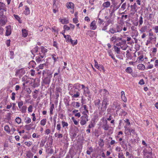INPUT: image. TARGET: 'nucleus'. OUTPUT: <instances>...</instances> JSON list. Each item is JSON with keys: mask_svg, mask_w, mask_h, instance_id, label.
<instances>
[{"mask_svg": "<svg viewBox=\"0 0 158 158\" xmlns=\"http://www.w3.org/2000/svg\"><path fill=\"white\" fill-rule=\"evenodd\" d=\"M147 30V27L145 26L142 27L140 30V31L141 32H145Z\"/></svg>", "mask_w": 158, "mask_h": 158, "instance_id": "55", "label": "nucleus"}, {"mask_svg": "<svg viewBox=\"0 0 158 158\" xmlns=\"http://www.w3.org/2000/svg\"><path fill=\"white\" fill-rule=\"evenodd\" d=\"M124 122L127 123L126 124L125 126H127L130 124V123L129 122V120L128 119H126L124 120Z\"/></svg>", "mask_w": 158, "mask_h": 158, "instance_id": "57", "label": "nucleus"}, {"mask_svg": "<svg viewBox=\"0 0 158 158\" xmlns=\"http://www.w3.org/2000/svg\"><path fill=\"white\" fill-rule=\"evenodd\" d=\"M73 106L75 107L78 108L80 106V103L77 102H73L72 103Z\"/></svg>", "mask_w": 158, "mask_h": 158, "instance_id": "29", "label": "nucleus"}, {"mask_svg": "<svg viewBox=\"0 0 158 158\" xmlns=\"http://www.w3.org/2000/svg\"><path fill=\"white\" fill-rule=\"evenodd\" d=\"M24 7L25 10L23 11L24 14L26 15H29L30 13L29 8L26 6H25Z\"/></svg>", "mask_w": 158, "mask_h": 158, "instance_id": "16", "label": "nucleus"}, {"mask_svg": "<svg viewBox=\"0 0 158 158\" xmlns=\"http://www.w3.org/2000/svg\"><path fill=\"white\" fill-rule=\"evenodd\" d=\"M59 20L61 23L67 24L69 23V20L66 18H64L63 19L60 18Z\"/></svg>", "mask_w": 158, "mask_h": 158, "instance_id": "20", "label": "nucleus"}, {"mask_svg": "<svg viewBox=\"0 0 158 158\" xmlns=\"http://www.w3.org/2000/svg\"><path fill=\"white\" fill-rule=\"evenodd\" d=\"M23 102L22 101H20L18 102V107L19 109H20L23 106Z\"/></svg>", "mask_w": 158, "mask_h": 158, "instance_id": "53", "label": "nucleus"}, {"mask_svg": "<svg viewBox=\"0 0 158 158\" xmlns=\"http://www.w3.org/2000/svg\"><path fill=\"white\" fill-rule=\"evenodd\" d=\"M127 126H124L125 131L126 134H128L130 131V129L129 127H127Z\"/></svg>", "mask_w": 158, "mask_h": 158, "instance_id": "49", "label": "nucleus"}, {"mask_svg": "<svg viewBox=\"0 0 158 158\" xmlns=\"http://www.w3.org/2000/svg\"><path fill=\"white\" fill-rule=\"evenodd\" d=\"M96 28L97 26L96 25L95 22L94 21L90 24V29L91 30H94Z\"/></svg>", "mask_w": 158, "mask_h": 158, "instance_id": "21", "label": "nucleus"}, {"mask_svg": "<svg viewBox=\"0 0 158 158\" xmlns=\"http://www.w3.org/2000/svg\"><path fill=\"white\" fill-rule=\"evenodd\" d=\"M26 70V69L22 68L18 70V71L17 72V73L18 74H19L20 75H23L25 74Z\"/></svg>", "mask_w": 158, "mask_h": 158, "instance_id": "18", "label": "nucleus"}, {"mask_svg": "<svg viewBox=\"0 0 158 158\" xmlns=\"http://www.w3.org/2000/svg\"><path fill=\"white\" fill-rule=\"evenodd\" d=\"M54 109V105L52 104L50 107V115H52L53 114V110Z\"/></svg>", "mask_w": 158, "mask_h": 158, "instance_id": "30", "label": "nucleus"}, {"mask_svg": "<svg viewBox=\"0 0 158 158\" xmlns=\"http://www.w3.org/2000/svg\"><path fill=\"white\" fill-rule=\"evenodd\" d=\"M61 128V126L60 124L59 123L57 124L56 125V129L59 132L60 131Z\"/></svg>", "mask_w": 158, "mask_h": 158, "instance_id": "50", "label": "nucleus"}, {"mask_svg": "<svg viewBox=\"0 0 158 158\" xmlns=\"http://www.w3.org/2000/svg\"><path fill=\"white\" fill-rule=\"evenodd\" d=\"M15 121L18 124H20L21 122V119L19 117H17L15 119Z\"/></svg>", "mask_w": 158, "mask_h": 158, "instance_id": "47", "label": "nucleus"}, {"mask_svg": "<svg viewBox=\"0 0 158 158\" xmlns=\"http://www.w3.org/2000/svg\"><path fill=\"white\" fill-rule=\"evenodd\" d=\"M102 127L105 131L109 130V128L110 127L107 124V122L106 121L105 123L102 124Z\"/></svg>", "mask_w": 158, "mask_h": 158, "instance_id": "14", "label": "nucleus"}, {"mask_svg": "<svg viewBox=\"0 0 158 158\" xmlns=\"http://www.w3.org/2000/svg\"><path fill=\"white\" fill-rule=\"evenodd\" d=\"M101 94L102 95H103V96L104 98L107 97L109 94L108 91L105 89H101L100 91Z\"/></svg>", "mask_w": 158, "mask_h": 158, "instance_id": "12", "label": "nucleus"}, {"mask_svg": "<svg viewBox=\"0 0 158 158\" xmlns=\"http://www.w3.org/2000/svg\"><path fill=\"white\" fill-rule=\"evenodd\" d=\"M76 85V86L77 87H78L79 88H81V89H83L84 88L85 86L83 84H77L75 85Z\"/></svg>", "mask_w": 158, "mask_h": 158, "instance_id": "45", "label": "nucleus"}, {"mask_svg": "<svg viewBox=\"0 0 158 158\" xmlns=\"http://www.w3.org/2000/svg\"><path fill=\"white\" fill-rule=\"evenodd\" d=\"M7 21L6 19L4 18H0V26L5 25Z\"/></svg>", "mask_w": 158, "mask_h": 158, "instance_id": "15", "label": "nucleus"}, {"mask_svg": "<svg viewBox=\"0 0 158 158\" xmlns=\"http://www.w3.org/2000/svg\"><path fill=\"white\" fill-rule=\"evenodd\" d=\"M82 89L83 90V94L86 97L91 98L92 96L91 93L88 87L85 86Z\"/></svg>", "mask_w": 158, "mask_h": 158, "instance_id": "4", "label": "nucleus"}, {"mask_svg": "<svg viewBox=\"0 0 158 158\" xmlns=\"http://www.w3.org/2000/svg\"><path fill=\"white\" fill-rule=\"evenodd\" d=\"M41 53H40V58L41 57L42 58L44 59L46 57V53L47 52V50L46 48L43 47H41ZM40 61H41L40 59Z\"/></svg>", "mask_w": 158, "mask_h": 158, "instance_id": "8", "label": "nucleus"}, {"mask_svg": "<svg viewBox=\"0 0 158 158\" xmlns=\"http://www.w3.org/2000/svg\"><path fill=\"white\" fill-rule=\"evenodd\" d=\"M64 31H68L70 30V27H68L67 25H65L64 26Z\"/></svg>", "mask_w": 158, "mask_h": 158, "instance_id": "60", "label": "nucleus"}, {"mask_svg": "<svg viewBox=\"0 0 158 158\" xmlns=\"http://www.w3.org/2000/svg\"><path fill=\"white\" fill-rule=\"evenodd\" d=\"M108 32L109 33H110L112 34H114V33H116L115 28L114 27L110 28Z\"/></svg>", "mask_w": 158, "mask_h": 158, "instance_id": "26", "label": "nucleus"}, {"mask_svg": "<svg viewBox=\"0 0 158 158\" xmlns=\"http://www.w3.org/2000/svg\"><path fill=\"white\" fill-rule=\"evenodd\" d=\"M42 74L44 77H50V75L52 74L50 71L48 69L44 70Z\"/></svg>", "mask_w": 158, "mask_h": 158, "instance_id": "11", "label": "nucleus"}, {"mask_svg": "<svg viewBox=\"0 0 158 158\" xmlns=\"http://www.w3.org/2000/svg\"><path fill=\"white\" fill-rule=\"evenodd\" d=\"M53 11L56 13L58 11L59 8V0H53Z\"/></svg>", "mask_w": 158, "mask_h": 158, "instance_id": "2", "label": "nucleus"}, {"mask_svg": "<svg viewBox=\"0 0 158 158\" xmlns=\"http://www.w3.org/2000/svg\"><path fill=\"white\" fill-rule=\"evenodd\" d=\"M118 158H125L123 152H119L118 154Z\"/></svg>", "mask_w": 158, "mask_h": 158, "instance_id": "52", "label": "nucleus"}, {"mask_svg": "<svg viewBox=\"0 0 158 158\" xmlns=\"http://www.w3.org/2000/svg\"><path fill=\"white\" fill-rule=\"evenodd\" d=\"M100 71H102L103 72H105V70L104 69L103 66L102 65H99V68H97Z\"/></svg>", "mask_w": 158, "mask_h": 158, "instance_id": "38", "label": "nucleus"}, {"mask_svg": "<svg viewBox=\"0 0 158 158\" xmlns=\"http://www.w3.org/2000/svg\"><path fill=\"white\" fill-rule=\"evenodd\" d=\"M71 36L69 35H67V37L66 38V42L68 43L70 41V40H71Z\"/></svg>", "mask_w": 158, "mask_h": 158, "instance_id": "48", "label": "nucleus"}, {"mask_svg": "<svg viewBox=\"0 0 158 158\" xmlns=\"http://www.w3.org/2000/svg\"><path fill=\"white\" fill-rule=\"evenodd\" d=\"M131 10L132 11H136V5L135 3H134V4L133 5H131Z\"/></svg>", "mask_w": 158, "mask_h": 158, "instance_id": "35", "label": "nucleus"}, {"mask_svg": "<svg viewBox=\"0 0 158 158\" xmlns=\"http://www.w3.org/2000/svg\"><path fill=\"white\" fill-rule=\"evenodd\" d=\"M6 35L9 36L11 33V27L10 26H8L6 27Z\"/></svg>", "mask_w": 158, "mask_h": 158, "instance_id": "13", "label": "nucleus"}, {"mask_svg": "<svg viewBox=\"0 0 158 158\" xmlns=\"http://www.w3.org/2000/svg\"><path fill=\"white\" fill-rule=\"evenodd\" d=\"M149 40L150 41H156V35L152 32V29H150L148 32Z\"/></svg>", "mask_w": 158, "mask_h": 158, "instance_id": "5", "label": "nucleus"}, {"mask_svg": "<svg viewBox=\"0 0 158 158\" xmlns=\"http://www.w3.org/2000/svg\"><path fill=\"white\" fill-rule=\"evenodd\" d=\"M46 119H43L41 121L40 124L43 126H44L46 123Z\"/></svg>", "mask_w": 158, "mask_h": 158, "instance_id": "51", "label": "nucleus"}, {"mask_svg": "<svg viewBox=\"0 0 158 158\" xmlns=\"http://www.w3.org/2000/svg\"><path fill=\"white\" fill-rule=\"evenodd\" d=\"M88 117L89 116L88 115L82 116H81L80 123L82 126L86 124L87 122L89 120Z\"/></svg>", "mask_w": 158, "mask_h": 158, "instance_id": "6", "label": "nucleus"}, {"mask_svg": "<svg viewBox=\"0 0 158 158\" xmlns=\"http://www.w3.org/2000/svg\"><path fill=\"white\" fill-rule=\"evenodd\" d=\"M114 49L115 50V51L118 53L119 54L120 53V48H118L116 46H114Z\"/></svg>", "mask_w": 158, "mask_h": 158, "instance_id": "41", "label": "nucleus"}, {"mask_svg": "<svg viewBox=\"0 0 158 158\" xmlns=\"http://www.w3.org/2000/svg\"><path fill=\"white\" fill-rule=\"evenodd\" d=\"M7 11V9L5 8L0 10V16H2L6 15Z\"/></svg>", "mask_w": 158, "mask_h": 158, "instance_id": "25", "label": "nucleus"}, {"mask_svg": "<svg viewBox=\"0 0 158 158\" xmlns=\"http://www.w3.org/2000/svg\"><path fill=\"white\" fill-rule=\"evenodd\" d=\"M4 130L7 132L10 133V130L9 126L8 125H6L4 127Z\"/></svg>", "mask_w": 158, "mask_h": 158, "instance_id": "43", "label": "nucleus"}, {"mask_svg": "<svg viewBox=\"0 0 158 158\" xmlns=\"http://www.w3.org/2000/svg\"><path fill=\"white\" fill-rule=\"evenodd\" d=\"M100 100L99 99H97L94 101V104L96 106H98V108L100 107Z\"/></svg>", "mask_w": 158, "mask_h": 158, "instance_id": "34", "label": "nucleus"}, {"mask_svg": "<svg viewBox=\"0 0 158 158\" xmlns=\"http://www.w3.org/2000/svg\"><path fill=\"white\" fill-rule=\"evenodd\" d=\"M31 118L28 117H26L25 118V122L26 123H29L31 122Z\"/></svg>", "mask_w": 158, "mask_h": 158, "instance_id": "42", "label": "nucleus"}, {"mask_svg": "<svg viewBox=\"0 0 158 158\" xmlns=\"http://www.w3.org/2000/svg\"><path fill=\"white\" fill-rule=\"evenodd\" d=\"M108 101L106 98H104L102 103V106L101 108V110L102 111H105L107 108V106L108 105Z\"/></svg>", "mask_w": 158, "mask_h": 158, "instance_id": "3", "label": "nucleus"}, {"mask_svg": "<svg viewBox=\"0 0 158 158\" xmlns=\"http://www.w3.org/2000/svg\"><path fill=\"white\" fill-rule=\"evenodd\" d=\"M155 33H156L158 36V26H156L153 27Z\"/></svg>", "mask_w": 158, "mask_h": 158, "instance_id": "44", "label": "nucleus"}, {"mask_svg": "<svg viewBox=\"0 0 158 158\" xmlns=\"http://www.w3.org/2000/svg\"><path fill=\"white\" fill-rule=\"evenodd\" d=\"M66 6L68 9H70V12L72 14L73 13L74 5L73 2H67L66 3Z\"/></svg>", "mask_w": 158, "mask_h": 158, "instance_id": "7", "label": "nucleus"}, {"mask_svg": "<svg viewBox=\"0 0 158 158\" xmlns=\"http://www.w3.org/2000/svg\"><path fill=\"white\" fill-rule=\"evenodd\" d=\"M72 120L74 124L75 125H77L78 124V122L77 121V120H76L75 119L74 117H72Z\"/></svg>", "mask_w": 158, "mask_h": 158, "instance_id": "61", "label": "nucleus"}, {"mask_svg": "<svg viewBox=\"0 0 158 158\" xmlns=\"http://www.w3.org/2000/svg\"><path fill=\"white\" fill-rule=\"evenodd\" d=\"M22 34L23 36L26 37L28 35V32L25 29H23L22 30Z\"/></svg>", "mask_w": 158, "mask_h": 158, "instance_id": "28", "label": "nucleus"}, {"mask_svg": "<svg viewBox=\"0 0 158 158\" xmlns=\"http://www.w3.org/2000/svg\"><path fill=\"white\" fill-rule=\"evenodd\" d=\"M50 77L42 78L43 82L46 84H48L50 82Z\"/></svg>", "mask_w": 158, "mask_h": 158, "instance_id": "19", "label": "nucleus"}, {"mask_svg": "<svg viewBox=\"0 0 158 158\" xmlns=\"http://www.w3.org/2000/svg\"><path fill=\"white\" fill-rule=\"evenodd\" d=\"M73 23L75 24L77 23L78 22V20L77 18H75L73 19Z\"/></svg>", "mask_w": 158, "mask_h": 158, "instance_id": "63", "label": "nucleus"}, {"mask_svg": "<svg viewBox=\"0 0 158 158\" xmlns=\"http://www.w3.org/2000/svg\"><path fill=\"white\" fill-rule=\"evenodd\" d=\"M122 42L124 44L123 45L121 44V42H119L118 44H117L116 45L120 46V48L123 50H126L128 47V46L126 44V41L124 40Z\"/></svg>", "mask_w": 158, "mask_h": 158, "instance_id": "9", "label": "nucleus"}, {"mask_svg": "<svg viewBox=\"0 0 158 158\" xmlns=\"http://www.w3.org/2000/svg\"><path fill=\"white\" fill-rule=\"evenodd\" d=\"M26 156V158H32L33 154L31 152H28L27 153Z\"/></svg>", "mask_w": 158, "mask_h": 158, "instance_id": "33", "label": "nucleus"}, {"mask_svg": "<svg viewBox=\"0 0 158 158\" xmlns=\"http://www.w3.org/2000/svg\"><path fill=\"white\" fill-rule=\"evenodd\" d=\"M5 8H6L5 4L3 2H0V10Z\"/></svg>", "mask_w": 158, "mask_h": 158, "instance_id": "37", "label": "nucleus"}, {"mask_svg": "<svg viewBox=\"0 0 158 158\" xmlns=\"http://www.w3.org/2000/svg\"><path fill=\"white\" fill-rule=\"evenodd\" d=\"M128 73L131 74L132 72V68L130 67H128L125 70Z\"/></svg>", "mask_w": 158, "mask_h": 158, "instance_id": "32", "label": "nucleus"}, {"mask_svg": "<svg viewBox=\"0 0 158 158\" xmlns=\"http://www.w3.org/2000/svg\"><path fill=\"white\" fill-rule=\"evenodd\" d=\"M113 105V107H114L115 108L117 109V111L120 109L119 104L116 101L114 102Z\"/></svg>", "mask_w": 158, "mask_h": 158, "instance_id": "17", "label": "nucleus"}, {"mask_svg": "<svg viewBox=\"0 0 158 158\" xmlns=\"http://www.w3.org/2000/svg\"><path fill=\"white\" fill-rule=\"evenodd\" d=\"M74 130L75 129L73 130L72 129L70 132V135H71L72 139L75 138L77 135V133L74 131Z\"/></svg>", "mask_w": 158, "mask_h": 158, "instance_id": "23", "label": "nucleus"}, {"mask_svg": "<svg viewBox=\"0 0 158 158\" xmlns=\"http://www.w3.org/2000/svg\"><path fill=\"white\" fill-rule=\"evenodd\" d=\"M77 88L73 87L70 89L69 94L72 97L74 98H77L79 97L80 95V93L79 92L77 91Z\"/></svg>", "mask_w": 158, "mask_h": 158, "instance_id": "1", "label": "nucleus"}, {"mask_svg": "<svg viewBox=\"0 0 158 158\" xmlns=\"http://www.w3.org/2000/svg\"><path fill=\"white\" fill-rule=\"evenodd\" d=\"M28 111L29 112H31L32 111V106L31 105L28 107Z\"/></svg>", "mask_w": 158, "mask_h": 158, "instance_id": "64", "label": "nucleus"}, {"mask_svg": "<svg viewBox=\"0 0 158 158\" xmlns=\"http://www.w3.org/2000/svg\"><path fill=\"white\" fill-rule=\"evenodd\" d=\"M110 5V3L109 1H107L104 2L103 4V6L105 8H107L109 7Z\"/></svg>", "mask_w": 158, "mask_h": 158, "instance_id": "27", "label": "nucleus"}, {"mask_svg": "<svg viewBox=\"0 0 158 158\" xmlns=\"http://www.w3.org/2000/svg\"><path fill=\"white\" fill-rule=\"evenodd\" d=\"M138 69L139 70H143L145 69V66L142 64H140L137 66Z\"/></svg>", "mask_w": 158, "mask_h": 158, "instance_id": "24", "label": "nucleus"}, {"mask_svg": "<svg viewBox=\"0 0 158 158\" xmlns=\"http://www.w3.org/2000/svg\"><path fill=\"white\" fill-rule=\"evenodd\" d=\"M121 97L123 101L124 102H127V99L125 96L124 92L123 91L121 92Z\"/></svg>", "mask_w": 158, "mask_h": 158, "instance_id": "22", "label": "nucleus"}, {"mask_svg": "<svg viewBox=\"0 0 158 158\" xmlns=\"http://www.w3.org/2000/svg\"><path fill=\"white\" fill-rule=\"evenodd\" d=\"M14 16L15 17V18L17 20H18L19 23H22V21L20 19V18L19 16L18 15H14Z\"/></svg>", "mask_w": 158, "mask_h": 158, "instance_id": "40", "label": "nucleus"}, {"mask_svg": "<svg viewBox=\"0 0 158 158\" xmlns=\"http://www.w3.org/2000/svg\"><path fill=\"white\" fill-rule=\"evenodd\" d=\"M115 28L116 32H120L122 30V28L120 26H118Z\"/></svg>", "mask_w": 158, "mask_h": 158, "instance_id": "39", "label": "nucleus"}, {"mask_svg": "<svg viewBox=\"0 0 158 158\" xmlns=\"http://www.w3.org/2000/svg\"><path fill=\"white\" fill-rule=\"evenodd\" d=\"M25 144L26 145L27 147H29L32 144V143L30 141L29 142H25Z\"/></svg>", "mask_w": 158, "mask_h": 158, "instance_id": "58", "label": "nucleus"}, {"mask_svg": "<svg viewBox=\"0 0 158 158\" xmlns=\"http://www.w3.org/2000/svg\"><path fill=\"white\" fill-rule=\"evenodd\" d=\"M115 150L117 152H119L122 151L121 148L119 146L115 148Z\"/></svg>", "mask_w": 158, "mask_h": 158, "instance_id": "56", "label": "nucleus"}, {"mask_svg": "<svg viewBox=\"0 0 158 158\" xmlns=\"http://www.w3.org/2000/svg\"><path fill=\"white\" fill-rule=\"evenodd\" d=\"M69 42H70L72 44L73 46L76 45L77 43V40H73L72 39Z\"/></svg>", "mask_w": 158, "mask_h": 158, "instance_id": "46", "label": "nucleus"}, {"mask_svg": "<svg viewBox=\"0 0 158 158\" xmlns=\"http://www.w3.org/2000/svg\"><path fill=\"white\" fill-rule=\"evenodd\" d=\"M143 19L142 16H140L139 18V23L140 25H141L143 23Z\"/></svg>", "mask_w": 158, "mask_h": 158, "instance_id": "59", "label": "nucleus"}, {"mask_svg": "<svg viewBox=\"0 0 158 158\" xmlns=\"http://www.w3.org/2000/svg\"><path fill=\"white\" fill-rule=\"evenodd\" d=\"M25 128L27 130H30L31 128V125H26L25 126Z\"/></svg>", "mask_w": 158, "mask_h": 158, "instance_id": "62", "label": "nucleus"}, {"mask_svg": "<svg viewBox=\"0 0 158 158\" xmlns=\"http://www.w3.org/2000/svg\"><path fill=\"white\" fill-rule=\"evenodd\" d=\"M61 123L62 125L63 128H65L66 127H67L68 126V123L67 122H66L65 121H62L61 122Z\"/></svg>", "mask_w": 158, "mask_h": 158, "instance_id": "36", "label": "nucleus"}, {"mask_svg": "<svg viewBox=\"0 0 158 158\" xmlns=\"http://www.w3.org/2000/svg\"><path fill=\"white\" fill-rule=\"evenodd\" d=\"M20 110L22 113H25L26 112L27 107L25 106H23L20 108Z\"/></svg>", "mask_w": 158, "mask_h": 158, "instance_id": "31", "label": "nucleus"}, {"mask_svg": "<svg viewBox=\"0 0 158 158\" xmlns=\"http://www.w3.org/2000/svg\"><path fill=\"white\" fill-rule=\"evenodd\" d=\"M38 47L34 48L31 51L32 53L33 54L34 53H36L38 51Z\"/></svg>", "mask_w": 158, "mask_h": 158, "instance_id": "54", "label": "nucleus"}, {"mask_svg": "<svg viewBox=\"0 0 158 158\" xmlns=\"http://www.w3.org/2000/svg\"><path fill=\"white\" fill-rule=\"evenodd\" d=\"M110 40L111 41L113 42L114 43H116L119 41H122L123 40L122 38L117 37L116 35H114L110 38Z\"/></svg>", "mask_w": 158, "mask_h": 158, "instance_id": "10", "label": "nucleus"}]
</instances>
